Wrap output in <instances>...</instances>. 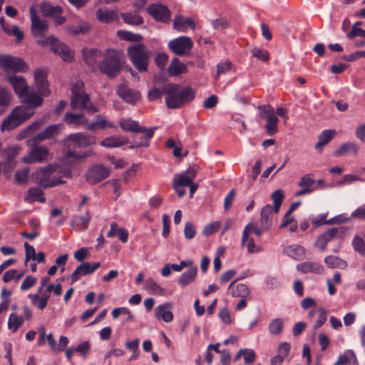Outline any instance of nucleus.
<instances>
[{"instance_id": "obj_1", "label": "nucleus", "mask_w": 365, "mask_h": 365, "mask_svg": "<svg viewBox=\"0 0 365 365\" xmlns=\"http://www.w3.org/2000/svg\"><path fill=\"white\" fill-rule=\"evenodd\" d=\"M16 94L21 99L24 106L16 107L10 115L4 120L1 129L2 131L12 130L34 115L31 109L40 107L42 100L40 96L36 94L33 88H30L24 77L12 75L8 78Z\"/></svg>"}, {"instance_id": "obj_2", "label": "nucleus", "mask_w": 365, "mask_h": 365, "mask_svg": "<svg viewBox=\"0 0 365 365\" xmlns=\"http://www.w3.org/2000/svg\"><path fill=\"white\" fill-rule=\"evenodd\" d=\"M96 143V138L84 133H76L68 135L64 140V145L67 148L64 160L66 163H76L84 160L92 154L91 151H77Z\"/></svg>"}, {"instance_id": "obj_3", "label": "nucleus", "mask_w": 365, "mask_h": 365, "mask_svg": "<svg viewBox=\"0 0 365 365\" xmlns=\"http://www.w3.org/2000/svg\"><path fill=\"white\" fill-rule=\"evenodd\" d=\"M195 92L191 88H181L178 84H168L165 103L169 108H178L194 99Z\"/></svg>"}, {"instance_id": "obj_4", "label": "nucleus", "mask_w": 365, "mask_h": 365, "mask_svg": "<svg viewBox=\"0 0 365 365\" xmlns=\"http://www.w3.org/2000/svg\"><path fill=\"white\" fill-rule=\"evenodd\" d=\"M61 173L58 166L48 165L33 173L32 179L41 187H52L65 183L61 177L57 176Z\"/></svg>"}, {"instance_id": "obj_5", "label": "nucleus", "mask_w": 365, "mask_h": 365, "mask_svg": "<svg viewBox=\"0 0 365 365\" xmlns=\"http://www.w3.org/2000/svg\"><path fill=\"white\" fill-rule=\"evenodd\" d=\"M121 51L115 49H107L103 55L99 70L110 78L115 77L119 73L122 66Z\"/></svg>"}, {"instance_id": "obj_6", "label": "nucleus", "mask_w": 365, "mask_h": 365, "mask_svg": "<svg viewBox=\"0 0 365 365\" xmlns=\"http://www.w3.org/2000/svg\"><path fill=\"white\" fill-rule=\"evenodd\" d=\"M127 51L134 67L140 72H145L151 53L147 47L143 43H138L128 46Z\"/></svg>"}, {"instance_id": "obj_7", "label": "nucleus", "mask_w": 365, "mask_h": 365, "mask_svg": "<svg viewBox=\"0 0 365 365\" xmlns=\"http://www.w3.org/2000/svg\"><path fill=\"white\" fill-rule=\"evenodd\" d=\"M83 83L78 81L72 85L71 106L74 110H86L91 113H96L98 108L90 101L89 96L82 91Z\"/></svg>"}, {"instance_id": "obj_8", "label": "nucleus", "mask_w": 365, "mask_h": 365, "mask_svg": "<svg viewBox=\"0 0 365 365\" xmlns=\"http://www.w3.org/2000/svg\"><path fill=\"white\" fill-rule=\"evenodd\" d=\"M36 43L42 46H51V51L58 55L64 61H72L73 52L64 43H58L53 36H46L43 39H38Z\"/></svg>"}, {"instance_id": "obj_9", "label": "nucleus", "mask_w": 365, "mask_h": 365, "mask_svg": "<svg viewBox=\"0 0 365 365\" xmlns=\"http://www.w3.org/2000/svg\"><path fill=\"white\" fill-rule=\"evenodd\" d=\"M259 116L266 120L264 126L266 133L273 135L278 132L279 119L277 117L274 109L271 106H262L259 107Z\"/></svg>"}, {"instance_id": "obj_10", "label": "nucleus", "mask_w": 365, "mask_h": 365, "mask_svg": "<svg viewBox=\"0 0 365 365\" xmlns=\"http://www.w3.org/2000/svg\"><path fill=\"white\" fill-rule=\"evenodd\" d=\"M0 68L5 71L26 72L29 65L20 57L0 55Z\"/></svg>"}, {"instance_id": "obj_11", "label": "nucleus", "mask_w": 365, "mask_h": 365, "mask_svg": "<svg viewBox=\"0 0 365 365\" xmlns=\"http://www.w3.org/2000/svg\"><path fill=\"white\" fill-rule=\"evenodd\" d=\"M345 231L346 228L344 227H331L317 237L314 245L321 251H324L329 242L336 239H342Z\"/></svg>"}, {"instance_id": "obj_12", "label": "nucleus", "mask_w": 365, "mask_h": 365, "mask_svg": "<svg viewBox=\"0 0 365 365\" xmlns=\"http://www.w3.org/2000/svg\"><path fill=\"white\" fill-rule=\"evenodd\" d=\"M29 13L31 21V31L33 36L41 38V39L45 38L46 37L44 36L48 29L47 21L38 16L36 8L34 6L30 7Z\"/></svg>"}, {"instance_id": "obj_13", "label": "nucleus", "mask_w": 365, "mask_h": 365, "mask_svg": "<svg viewBox=\"0 0 365 365\" xmlns=\"http://www.w3.org/2000/svg\"><path fill=\"white\" fill-rule=\"evenodd\" d=\"M48 72L44 68H37L34 71V81L36 94L40 96L43 101V98L48 96L51 94L49 89V83L47 79Z\"/></svg>"}, {"instance_id": "obj_14", "label": "nucleus", "mask_w": 365, "mask_h": 365, "mask_svg": "<svg viewBox=\"0 0 365 365\" xmlns=\"http://www.w3.org/2000/svg\"><path fill=\"white\" fill-rule=\"evenodd\" d=\"M193 46L190 37L180 36L169 41L168 48L178 56L185 55L190 51Z\"/></svg>"}, {"instance_id": "obj_15", "label": "nucleus", "mask_w": 365, "mask_h": 365, "mask_svg": "<svg viewBox=\"0 0 365 365\" xmlns=\"http://www.w3.org/2000/svg\"><path fill=\"white\" fill-rule=\"evenodd\" d=\"M253 224L248 223L244 228L242 234L241 246L246 247L249 254L258 253L262 250V247L255 244L254 239L250 237Z\"/></svg>"}, {"instance_id": "obj_16", "label": "nucleus", "mask_w": 365, "mask_h": 365, "mask_svg": "<svg viewBox=\"0 0 365 365\" xmlns=\"http://www.w3.org/2000/svg\"><path fill=\"white\" fill-rule=\"evenodd\" d=\"M116 93L124 102L132 106H135L140 100V93L125 84L118 86Z\"/></svg>"}, {"instance_id": "obj_17", "label": "nucleus", "mask_w": 365, "mask_h": 365, "mask_svg": "<svg viewBox=\"0 0 365 365\" xmlns=\"http://www.w3.org/2000/svg\"><path fill=\"white\" fill-rule=\"evenodd\" d=\"M147 12L156 21L168 22L170 19V12L167 6L160 4H153L146 9Z\"/></svg>"}, {"instance_id": "obj_18", "label": "nucleus", "mask_w": 365, "mask_h": 365, "mask_svg": "<svg viewBox=\"0 0 365 365\" xmlns=\"http://www.w3.org/2000/svg\"><path fill=\"white\" fill-rule=\"evenodd\" d=\"M48 150L44 146H36L33 148L29 154L22 158V161L27 164L34 163H41L47 160Z\"/></svg>"}, {"instance_id": "obj_19", "label": "nucleus", "mask_w": 365, "mask_h": 365, "mask_svg": "<svg viewBox=\"0 0 365 365\" xmlns=\"http://www.w3.org/2000/svg\"><path fill=\"white\" fill-rule=\"evenodd\" d=\"M110 175V170L102 165H96L90 168L87 173V180L96 184L106 178Z\"/></svg>"}, {"instance_id": "obj_20", "label": "nucleus", "mask_w": 365, "mask_h": 365, "mask_svg": "<svg viewBox=\"0 0 365 365\" xmlns=\"http://www.w3.org/2000/svg\"><path fill=\"white\" fill-rule=\"evenodd\" d=\"M101 266L100 262L91 264L89 262H83L78 265L71 275L72 282H76L81 277L93 274Z\"/></svg>"}, {"instance_id": "obj_21", "label": "nucleus", "mask_w": 365, "mask_h": 365, "mask_svg": "<svg viewBox=\"0 0 365 365\" xmlns=\"http://www.w3.org/2000/svg\"><path fill=\"white\" fill-rule=\"evenodd\" d=\"M173 305L172 302H167L158 305L155 309V317L159 321L169 323L173 320L174 316L172 312Z\"/></svg>"}, {"instance_id": "obj_22", "label": "nucleus", "mask_w": 365, "mask_h": 365, "mask_svg": "<svg viewBox=\"0 0 365 365\" xmlns=\"http://www.w3.org/2000/svg\"><path fill=\"white\" fill-rule=\"evenodd\" d=\"M197 175V171L194 168H188L185 171L176 173L173 178V182L176 185L186 187L190 185Z\"/></svg>"}, {"instance_id": "obj_23", "label": "nucleus", "mask_w": 365, "mask_h": 365, "mask_svg": "<svg viewBox=\"0 0 365 365\" xmlns=\"http://www.w3.org/2000/svg\"><path fill=\"white\" fill-rule=\"evenodd\" d=\"M84 61L90 67H95L98 66L99 67V63H101L103 53L98 48H83L82 51Z\"/></svg>"}, {"instance_id": "obj_24", "label": "nucleus", "mask_w": 365, "mask_h": 365, "mask_svg": "<svg viewBox=\"0 0 365 365\" xmlns=\"http://www.w3.org/2000/svg\"><path fill=\"white\" fill-rule=\"evenodd\" d=\"M296 269L303 274L314 273L321 274L324 271V267L322 264L312 261L299 263Z\"/></svg>"}, {"instance_id": "obj_25", "label": "nucleus", "mask_w": 365, "mask_h": 365, "mask_svg": "<svg viewBox=\"0 0 365 365\" xmlns=\"http://www.w3.org/2000/svg\"><path fill=\"white\" fill-rule=\"evenodd\" d=\"M283 252L294 260H302L305 258L306 250L299 245H290L284 247Z\"/></svg>"}, {"instance_id": "obj_26", "label": "nucleus", "mask_w": 365, "mask_h": 365, "mask_svg": "<svg viewBox=\"0 0 365 365\" xmlns=\"http://www.w3.org/2000/svg\"><path fill=\"white\" fill-rule=\"evenodd\" d=\"M128 139L123 135H112L103 139L100 145L106 148H115L126 145Z\"/></svg>"}, {"instance_id": "obj_27", "label": "nucleus", "mask_w": 365, "mask_h": 365, "mask_svg": "<svg viewBox=\"0 0 365 365\" xmlns=\"http://www.w3.org/2000/svg\"><path fill=\"white\" fill-rule=\"evenodd\" d=\"M189 28L195 29V23L191 18L184 17L181 15L175 17L173 20L174 29L180 32H185Z\"/></svg>"}, {"instance_id": "obj_28", "label": "nucleus", "mask_w": 365, "mask_h": 365, "mask_svg": "<svg viewBox=\"0 0 365 365\" xmlns=\"http://www.w3.org/2000/svg\"><path fill=\"white\" fill-rule=\"evenodd\" d=\"M228 292L232 297L245 298L250 295V291L245 284H235L232 282L228 287Z\"/></svg>"}, {"instance_id": "obj_29", "label": "nucleus", "mask_w": 365, "mask_h": 365, "mask_svg": "<svg viewBox=\"0 0 365 365\" xmlns=\"http://www.w3.org/2000/svg\"><path fill=\"white\" fill-rule=\"evenodd\" d=\"M274 213V210L271 205H266L261 210L260 213V224L265 230H269L272 224V217Z\"/></svg>"}, {"instance_id": "obj_30", "label": "nucleus", "mask_w": 365, "mask_h": 365, "mask_svg": "<svg viewBox=\"0 0 365 365\" xmlns=\"http://www.w3.org/2000/svg\"><path fill=\"white\" fill-rule=\"evenodd\" d=\"M97 19L103 24H110L118 20V14L108 9H99L96 13Z\"/></svg>"}, {"instance_id": "obj_31", "label": "nucleus", "mask_w": 365, "mask_h": 365, "mask_svg": "<svg viewBox=\"0 0 365 365\" xmlns=\"http://www.w3.org/2000/svg\"><path fill=\"white\" fill-rule=\"evenodd\" d=\"M143 289L149 294L164 296L166 293L165 289L159 285L152 277H148L145 279Z\"/></svg>"}, {"instance_id": "obj_32", "label": "nucleus", "mask_w": 365, "mask_h": 365, "mask_svg": "<svg viewBox=\"0 0 365 365\" xmlns=\"http://www.w3.org/2000/svg\"><path fill=\"white\" fill-rule=\"evenodd\" d=\"M197 274V267H191L187 271L183 272L178 280V284L181 287H185L193 282Z\"/></svg>"}, {"instance_id": "obj_33", "label": "nucleus", "mask_w": 365, "mask_h": 365, "mask_svg": "<svg viewBox=\"0 0 365 365\" xmlns=\"http://www.w3.org/2000/svg\"><path fill=\"white\" fill-rule=\"evenodd\" d=\"M91 220V215L89 210L87 209L84 213L74 215L71 222V225L72 227L81 225L83 230H86L88 228Z\"/></svg>"}, {"instance_id": "obj_34", "label": "nucleus", "mask_w": 365, "mask_h": 365, "mask_svg": "<svg viewBox=\"0 0 365 365\" xmlns=\"http://www.w3.org/2000/svg\"><path fill=\"white\" fill-rule=\"evenodd\" d=\"M106 128H116V125L107 120L103 115H98L96 119L90 123L87 126V128L91 130H94L96 128L104 129Z\"/></svg>"}, {"instance_id": "obj_35", "label": "nucleus", "mask_w": 365, "mask_h": 365, "mask_svg": "<svg viewBox=\"0 0 365 365\" xmlns=\"http://www.w3.org/2000/svg\"><path fill=\"white\" fill-rule=\"evenodd\" d=\"M336 132L334 130H324L319 136L318 142L316 143L314 148L321 152L323 147L328 144L334 137Z\"/></svg>"}, {"instance_id": "obj_36", "label": "nucleus", "mask_w": 365, "mask_h": 365, "mask_svg": "<svg viewBox=\"0 0 365 365\" xmlns=\"http://www.w3.org/2000/svg\"><path fill=\"white\" fill-rule=\"evenodd\" d=\"M187 66L184 63L180 62L179 59L176 57L173 58L168 68V72L171 76H178L182 73H185Z\"/></svg>"}, {"instance_id": "obj_37", "label": "nucleus", "mask_w": 365, "mask_h": 365, "mask_svg": "<svg viewBox=\"0 0 365 365\" xmlns=\"http://www.w3.org/2000/svg\"><path fill=\"white\" fill-rule=\"evenodd\" d=\"M24 318L22 316L16 313H11L7 322L8 329L11 332L15 333L24 324Z\"/></svg>"}, {"instance_id": "obj_38", "label": "nucleus", "mask_w": 365, "mask_h": 365, "mask_svg": "<svg viewBox=\"0 0 365 365\" xmlns=\"http://www.w3.org/2000/svg\"><path fill=\"white\" fill-rule=\"evenodd\" d=\"M359 151V146L355 143H346L339 146L338 149L334 151L333 155L335 157L346 155L350 153L356 154Z\"/></svg>"}, {"instance_id": "obj_39", "label": "nucleus", "mask_w": 365, "mask_h": 365, "mask_svg": "<svg viewBox=\"0 0 365 365\" xmlns=\"http://www.w3.org/2000/svg\"><path fill=\"white\" fill-rule=\"evenodd\" d=\"M63 124L51 125L48 126L43 132L36 136L38 141L48 139L56 135L63 128Z\"/></svg>"}, {"instance_id": "obj_40", "label": "nucleus", "mask_w": 365, "mask_h": 365, "mask_svg": "<svg viewBox=\"0 0 365 365\" xmlns=\"http://www.w3.org/2000/svg\"><path fill=\"white\" fill-rule=\"evenodd\" d=\"M324 262L329 268H338L341 269H345L348 267L347 262L337 256H327L324 258Z\"/></svg>"}, {"instance_id": "obj_41", "label": "nucleus", "mask_w": 365, "mask_h": 365, "mask_svg": "<svg viewBox=\"0 0 365 365\" xmlns=\"http://www.w3.org/2000/svg\"><path fill=\"white\" fill-rule=\"evenodd\" d=\"M28 297L31 300L32 304L37 307L40 310L46 308L49 298V295L47 294L41 295H38V294H29Z\"/></svg>"}, {"instance_id": "obj_42", "label": "nucleus", "mask_w": 365, "mask_h": 365, "mask_svg": "<svg viewBox=\"0 0 365 365\" xmlns=\"http://www.w3.org/2000/svg\"><path fill=\"white\" fill-rule=\"evenodd\" d=\"M64 121L70 125H86L88 123V120L82 114H73L71 113H66L65 114Z\"/></svg>"}, {"instance_id": "obj_43", "label": "nucleus", "mask_w": 365, "mask_h": 365, "mask_svg": "<svg viewBox=\"0 0 365 365\" xmlns=\"http://www.w3.org/2000/svg\"><path fill=\"white\" fill-rule=\"evenodd\" d=\"M121 17L125 24L131 26H140L144 22L143 19L135 12L122 14Z\"/></svg>"}, {"instance_id": "obj_44", "label": "nucleus", "mask_w": 365, "mask_h": 365, "mask_svg": "<svg viewBox=\"0 0 365 365\" xmlns=\"http://www.w3.org/2000/svg\"><path fill=\"white\" fill-rule=\"evenodd\" d=\"M119 125L123 130L133 133H137L140 128L138 122L130 118H121Z\"/></svg>"}, {"instance_id": "obj_45", "label": "nucleus", "mask_w": 365, "mask_h": 365, "mask_svg": "<svg viewBox=\"0 0 365 365\" xmlns=\"http://www.w3.org/2000/svg\"><path fill=\"white\" fill-rule=\"evenodd\" d=\"M40 11L44 16H54L62 13V9L60 6H53L48 3H42L40 5Z\"/></svg>"}, {"instance_id": "obj_46", "label": "nucleus", "mask_w": 365, "mask_h": 365, "mask_svg": "<svg viewBox=\"0 0 365 365\" xmlns=\"http://www.w3.org/2000/svg\"><path fill=\"white\" fill-rule=\"evenodd\" d=\"M284 328V322L281 318H275L272 319L268 325V331L271 335H279Z\"/></svg>"}, {"instance_id": "obj_47", "label": "nucleus", "mask_w": 365, "mask_h": 365, "mask_svg": "<svg viewBox=\"0 0 365 365\" xmlns=\"http://www.w3.org/2000/svg\"><path fill=\"white\" fill-rule=\"evenodd\" d=\"M117 36L120 39L130 42H139L143 39V36L140 34L123 30L118 31L117 32Z\"/></svg>"}, {"instance_id": "obj_48", "label": "nucleus", "mask_w": 365, "mask_h": 365, "mask_svg": "<svg viewBox=\"0 0 365 365\" xmlns=\"http://www.w3.org/2000/svg\"><path fill=\"white\" fill-rule=\"evenodd\" d=\"M25 200L28 202H32L36 200L43 202L45 200L43 197V192L40 188L32 187L28 190V194L25 197Z\"/></svg>"}, {"instance_id": "obj_49", "label": "nucleus", "mask_w": 365, "mask_h": 365, "mask_svg": "<svg viewBox=\"0 0 365 365\" xmlns=\"http://www.w3.org/2000/svg\"><path fill=\"white\" fill-rule=\"evenodd\" d=\"M168 85H164L162 87H154L150 89L148 93V98L150 101H155L161 98L164 93L167 94Z\"/></svg>"}, {"instance_id": "obj_50", "label": "nucleus", "mask_w": 365, "mask_h": 365, "mask_svg": "<svg viewBox=\"0 0 365 365\" xmlns=\"http://www.w3.org/2000/svg\"><path fill=\"white\" fill-rule=\"evenodd\" d=\"M283 191L281 189L275 190L271 196L273 201L274 206L272 208L274 210V213H278L279 211L280 206L284 200Z\"/></svg>"}, {"instance_id": "obj_51", "label": "nucleus", "mask_w": 365, "mask_h": 365, "mask_svg": "<svg viewBox=\"0 0 365 365\" xmlns=\"http://www.w3.org/2000/svg\"><path fill=\"white\" fill-rule=\"evenodd\" d=\"M354 250L360 255L365 256V242L359 236L356 235L352 240Z\"/></svg>"}, {"instance_id": "obj_52", "label": "nucleus", "mask_w": 365, "mask_h": 365, "mask_svg": "<svg viewBox=\"0 0 365 365\" xmlns=\"http://www.w3.org/2000/svg\"><path fill=\"white\" fill-rule=\"evenodd\" d=\"M4 31L6 34L15 36L17 42H20L24 38V33L17 26L4 27Z\"/></svg>"}, {"instance_id": "obj_53", "label": "nucleus", "mask_w": 365, "mask_h": 365, "mask_svg": "<svg viewBox=\"0 0 365 365\" xmlns=\"http://www.w3.org/2000/svg\"><path fill=\"white\" fill-rule=\"evenodd\" d=\"M90 29V26L86 23H81L76 26H72L68 29V31L73 34H84Z\"/></svg>"}, {"instance_id": "obj_54", "label": "nucleus", "mask_w": 365, "mask_h": 365, "mask_svg": "<svg viewBox=\"0 0 365 365\" xmlns=\"http://www.w3.org/2000/svg\"><path fill=\"white\" fill-rule=\"evenodd\" d=\"M318 312H319V317H318L317 320L315 322V323L313 325L314 329H317L320 328L326 322V321L327 319L328 312L325 309H324L322 307L319 308Z\"/></svg>"}, {"instance_id": "obj_55", "label": "nucleus", "mask_w": 365, "mask_h": 365, "mask_svg": "<svg viewBox=\"0 0 365 365\" xmlns=\"http://www.w3.org/2000/svg\"><path fill=\"white\" fill-rule=\"evenodd\" d=\"M40 124H41V123L38 122V121L33 123L31 125L28 126L26 128L21 130L18 134L17 138L19 140H21V139L28 136L29 135L31 134L32 133H34L35 130H36L38 129Z\"/></svg>"}, {"instance_id": "obj_56", "label": "nucleus", "mask_w": 365, "mask_h": 365, "mask_svg": "<svg viewBox=\"0 0 365 365\" xmlns=\"http://www.w3.org/2000/svg\"><path fill=\"white\" fill-rule=\"evenodd\" d=\"M37 282V279L31 275H28L23 280L20 289L23 292L27 291L35 285Z\"/></svg>"}, {"instance_id": "obj_57", "label": "nucleus", "mask_w": 365, "mask_h": 365, "mask_svg": "<svg viewBox=\"0 0 365 365\" xmlns=\"http://www.w3.org/2000/svg\"><path fill=\"white\" fill-rule=\"evenodd\" d=\"M351 358L356 361V356L352 350H347L344 354H340L338 357V364H345L349 363Z\"/></svg>"}, {"instance_id": "obj_58", "label": "nucleus", "mask_w": 365, "mask_h": 365, "mask_svg": "<svg viewBox=\"0 0 365 365\" xmlns=\"http://www.w3.org/2000/svg\"><path fill=\"white\" fill-rule=\"evenodd\" d=\"M29 169L28 168L16 171L15 173V180L19 184L25 183L28 180Z\"/></svg>"}, {"instance_id": "obj_59", "label": "nucleus", "mask_w": 365, "mask_h": 365, "mask_svg": "<svg viewBox=\"0 0 365 365\" xmlns=\"http://www.w3.org/2000/svg\"><path fill=\"white\" fill-rule=\"evenodd\" d=\"M220 225L221 223L219 221L210 223L204 227L202 233L207 236L211 235L218 231Z\"/></svg>"}, {"instance_id": "obj_60", "label": "nucleus", "mask_w": 365, "mask_h": 365, "mask_svg": "<svg viewBox=\"0 0 365 365\" xmlns=\"http://www.w3.org/2000/svg\"><path fill=\"white\" fill-rule=\"evenodd\" d=\"M121 314H128L127 320L132 321L133 319V315L127 307H118L113 309L111 314L113 319H117Z\"/></svg>"}, {"instance_id": "obj_61", "label": "nucleus", "mask_w": 365, "mask_h": 365, "mask_svg": "<svg viewBox=\"0 0 365 365\" xmlns=\"http://www.w3.org/2000/svg\"><path fill=\"white\" fill-rule=\"evenodd\" d=\"M185 237L187 240H191L195 237L196 235L195 226L191 222H186L184 228Z\"/></svg>"}, {"instance_id": "obj_62", "label": "nucleus", "mask_w": 365, "mask_h": 365, "mask_svg": "<svg viewBox=\"0 0 365 365\" xmlns=\"http://www.w3.org/2000/svg\"><path fill=\"white\" fill-rule=\"evenodd\" d=\"M24 248H25V264H27L28 262L30 259H32L34 258L36 255V250L35 248L30 245L28 242H24Z\"/></svg>"}, {"instance_id": "obj_63", "label": "nucleus", "mask_w": 365, "mask_h": 365, "mask_svg": "<svg viewBox=\"0 0 365 365\" xmlns=\"http://www.w3.org/2000/svg\"><path fill=\"white\" fill-rule=\"evenodd\" d=\"M11 101V94L6 88L0 87V106H5L9 104Z\"/></svg>"}, {"instance_id": "obj_64", "label": "nucleus", "mask_w": 365, "mask_h": 365, "mask_svg": "<svg viewBox=\"0 0 365 365\" xmlns=\"http://www.w3.org/2000/svg\"><path fill=\"white\" fill-rule=\"evenodd\" d=\"M314 184V180L308 175H304L300 182H299V186L300 187L307 188L308 190H312V187Z\"/></svg>"}]
</instances>
